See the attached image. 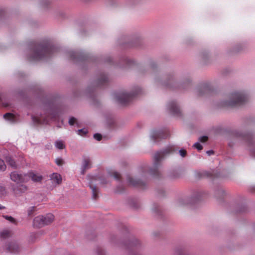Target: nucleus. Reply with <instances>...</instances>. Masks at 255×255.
<instances>
[{
  "instance_id": "nucleus-1",
  "label": "nucleus",
  "mask_w": 255,
  "mask_h": 255,
  "mask_svg": "<svg viewBox=\"0 0 255 255\" xmlns=\"http://www.w3.org/2000/svg\"><path fill=\"white\" fill-rule=\"evenodd\" d=\"M57 51V48L48 41L37 44L29 57L30 61H37L49 57Z\"/></svg>"
},
{
  "instance_id": "nucleus-2",
  "label": "nucleus",
  "mask_w": 255,
  "mask_h": 255,
  "mask_svg": "<svg viewBox=\"0 0 255 255\" xmlns=\"http://www.w3.org/2000/svg\"><path fill=\"white\" fill-rule=\"evenodd\" d=\"M178 153L182 158L185 157L187 154V151L185 149L179 150V148L175 145L168 146L160 151H157L154 154V159H161Z\"/></svg>"
},
{
  "instance_id": "nucleus-3",
  "label": "nucleus",
  "mask_w": 255,
  "mask_h": 255,
  "mask_svg": "<svg viewBox=\"0 0 255 255\" xmlns=\"http://www.w3.org/2000/svg\"><path fill=\"white\" fill-rule=\"evenodd\" d=\"M247 101V96L241 92H235L231 94L230 100L226 102L224 105L232 107H238L243 105Z\"/></svg>"
},
{
  "instance_id": "nucleus-4",
  "label": "nucleus",
  "mask_w": 255,
  "mask_h": 255,
  "mask_svg": "<svg viewBox=\"0 0 255 255\" xmlns=\"http://www.w3.org/2000/svg\"><path fill=\"white\" fill-rule=\"evenodd\" d=\"M141 90L139 88L132 93L128 94L125 92H121L118 93L115 96L116 100L120 104L123 105H127L136 96L140 94Z\"/></svg>"
},
{
  "instance_id": "nucleus-5",
  "label": "nucleus",
  "mask_w": 255,
  "mask_h": 255,
  "mask_svg": "<svg viewBox=\"0 0 255 255\" xmlns=\"http://www.w3.org/2000/svg\"><path fill=\"white\" fill-rule=\"evenodd\" d=\"M54 219V216L51 214H47L45 216H38L34 218L33 225L34 227L40 228L50 224Z\"/></svg>"
},
{
  "instance_id": "nucleus-6",
  "label": "nucleus",
  "mask_w": 255,
  "mask_h": 255,
  "mask_svg": "<svg viewBox=\"0 0 255 255\" xmlns=\"http://www.w3.org/2000/svg\"><path fill=\"white\" fill-rule=\"evenodd\" d=\"M160 161V160H155L153 168H149L145 166L141 167V169L143 172H148L149 174L155 179L161 178L162 177V174L157 168V166L159 164Z\"/></svg>"
},
{
  "instance_id": "nucleus-7",
  "label": "nucleus",
  "mask_w": 255,
  "mask_h": 255,
  "mask_svg": "<svg viewBox=\"0 0 255 255\" xmlns=\"http://www.w3.org/2000/svg\"><path fill=\"white\" fill-rule=\"evenodd\" d=\"M10 178L12 181L17 184L26 183L29 181L28 176L27 175V174L19 173L16 171L11 172Z\"/></svg>"
},
{
  "instance_id": "nucleus-8",
  "label": "nucleus",
  "mask_w": 255,
  "mask_h": 255,
  "mask_svg": "<svg viewBox=\"0 0 255 255\" xmlns=\"http://www.w3.org/2000/svg\"><path fill=\"white\" fill-rule=\"evenodd\" d=\"M169 136V131L166 129L152 131L151 137L155 141H158L161 139H165Z\"/></svg>"
},
{
  "instance_id": "nucleus-9",
  "label": "nucleus",
  "mask_w": 255,
  "mask_h": 255,
  "mask_svg": "<svg viewBox=\"0 0 255 255\" xmlns=\"http://www.w3.org/2000/svg\"><path fill=\"white\" fill-rule=\"evenodd\" d=\"M196 175L198 178L202 177H209L212 179H214L216 178L224 177V176L220 175L219 172L215 171H213L212 172L205 171L202 172H197Z\"/></svg>"
},
{
  "instance_id": "nucleus-10",
  "label": "nucleus",
  "mask_w": 255,
  "mask_h": 255,
  "mask_svg": "<svg viewBox=\"0 0 255 255\" xmlns=\"http://www.w3.org/2000/svg\"><path fill=\"white\" fill-rule=\"evenodd\" d=\"M168 109L172 115L176 117H180L182 116L180 109L175 102L172 101L169 103L168 104Z\"/></svg>"
},
{
  "instance_id": "nucleus-11",
  "label": "nucleus",
  "mask_w": 255,
  "mask_h": 255,
  "mask_svg": "<svg viewBox=\"0 0 255 255\" xmlns=\"http://www.w3.org/2000/svg\"><path fill=\"white\" fill-rule=\"evenodd\" d=\"M5 248L6 252L13 254L18 253L20 251L18 244L14 241L7 243Z\"/></svg>"
},
{
  "instance_id": "nucleus-12",
  "label": "nucleus",
  "mask_w": 255,
  "mask_h": 255,
  "mask_svg": "<svg viewBox=\"0 0 255 255\" xmlns=\"http://www.w3.org/2000/svg\"><path fill=\"white\" fill-rule=\"evenodd\" d=\"M128 181L130 184L140 189H144L147 186L146 183L139 179H135L128 177Z\"/></svg>"
},
{
  "instance_id": "nucleus-13",
  "label": "nucleus",
  "mask_w": 255,
  "mask_h": 255,
  "mask_svg": "<svg viewBox=\"0 0 255 255\" xmlns=\"http://www.w3.org/2000/svg\"><path fill=\"white\" fill-rule=\"evenodd\" d=\"M28 189L27 186L22 183L18 185H13L12 190L14 194L16 195H20L25 193Z\"/></svg>"
},
{
  "instance_id": "nucleus-14",
  "label": "nucleus",
  "mask_w": 255,
  "mask_h": 255,
  "mask_svg": "<svg viewBox=\"0 0 255 255\" xmlns=\"http://www.w3.org/2000/svg\"><path fill=\"white\" fill-rule=\"evenodd\" d=\"M50 118L51 119H53V120H55L56 115L52 114L50 115V116H48L47 118L43 119L41 117H37L34 116L32 117V121L34 123L37 124H48L49 122V119Z\"/></svg>"
},
{
  "instance_id": "nucleus-15",
  "label": "nucleus",
  "mask_w": 255,
  "mask_h": 255,
  "mask_svg": "<svg viewBox=\"0 0 255 255\" xmlns=\"http://www.w3.org/2000/svg\"><path fill=\"white\" fill-rule=\"evenodd\" d=\"M50 179L55 185H59L62 182V177L58 173H53L50 175Z\"/></svg>"
},
{
  "instance_id": "nucleus-16",
  "label": "nucleus",
  "mask_w": 255,
  "mask_h": 255,
  "mask_svg": "<svg viewBox=\"0 0 255 255\" xmlns=\"http://www.w3.org/2000/svg\"><path fill=\"white\" fill-rule=\"evenodd\" d=\"M27 175L28 176L29 180L31 179L34 182H40L43 179L42 175L33 172H29L27 174Z\"/></svg>"
},
{
  "instance_id": "nucleus-17",
  "label": "nucleus",
  "mask_w": 255,
  "mask_h": 255,
  "mask_svg": "<svg viewBox=\"0 0 255 255\" xmlns=\"http://www.w3.org/2000/svg\"><path fill=\"white\" fill-rule=\"evenodd\" d=\"M107 76L105 74H101L97 81V86L100 87L106 85L108 82Z\"/></svg>"
},
{
  "instance_id": "nucleus-18",
  "label": "nucleus",
  "mask_w": 255,
  "mask_h": 255,
  "mask_svg": "<svg viewBox=\"0 0 255 255\" xmlns=\"http://www.w3.org/2000/svg\"><path fill=\"white\" fill-rule=\"evenodd\" d=\"M7 164L8 166L13 169H17L20 168L22 164L20 160H6Z\"/></svg>"
},
{
  "instance_id": "nucleus-19",
  "label": "nucleus",
  "mask_w": 255,
  "mask_h": 255,
  "mask_svg": "<svg viewBox=\"0 0 255 255\" xmlns=\"http://www.w3.org/2000/svg\"><path fill=\"white\" fill-rule=\"evenodd\" d=\"M92 163L90 160H84L81 171L82 174H84L86 171L91 167Z\"/></svg>"
},
{
  "instance_id": "nucleus-20",
  "label": "nucleus",
  "mask_w": 255,
  "mask_h": 255,
  "mask_svg": "<svg viewBox=\"0 0 255 255\" xmlns=\"http://www.w3.org/2000/svg\"><path fill=\"white\" fill-rule=\"evenodd\" d=\"M12 232L8 230H4L0 232V238L6 239L12 235Z\"/></svg>"
},
{
  "instance_id": "nucleus-21",
  "label": "nucleus",
  "mask_w": 255,
  "mask_h": 255,
  "mask_svg": "<svg viewBox=\"0 0 255 255\" xmlns=\"http://www.w3.org/2000/svg\"><path fill=\"white\" fill-rule=\"evenodd\" d=\"M90 188L92 190V197L94 199H96L98 197V189L96 187V186L90 183L89 185Z\"/></svg>"
},
{
  "instance_id": "nucleus-22",
  "label": "nucleus",
  "mask_w": 255,
  "mask_h": 255,
  "mask_svg": "<svg viewBox=\"0 0 255 255\" xmlns=\"http://www.w3.org/2000/svg\"><path fill=\"white\" fill-rule=\"evenodd\" d=\"M244 139L249 143H252L253 140V135L251 133H248L243 136Z\"/></svg>"
},
{
  "instance_id": "nucleus-23",
  "label": "nucleus",
  "mask_w": 255,
  "mask_h": 255,
  "mask_svg": "<svg viewBox=\"0 0 255 255\" xmlns=\"http://www.w3.org/2000/svg\"><path fill=\"white\" fill-rule=\"evenodd\" d=\"M55 146L57 148L59 149H63L65 147L64 142L62 140L56 141L55 142Z\"/></svg>"
},
{
  "instance_id": "nucleus-24",
  "label": "nucleus",
  "mask_w": 255,
  "mask_h": 255,
  "mask_svg": "<svg viewBox=\"0 0 255 255\" xmlns=\"http://www.w3.org/2000/svg\"><path fill=\"white\" fill-rule=\"evenodd\" d=\"M3 117L4 119L9 120V121H12V122L14 121V119H15L14 116L12 114L10 113H7L3 115Z\"/></svg>"
},
{
  "instance_id": "nucleus-25",
  "label": "nucleus",
  "mask_w": 255,
  "mask_h": 255,
  "mask_svg": "<svg viewBox=\"0 0 255 255\" xmlns=\"http://www.w3.org/2000/svg\"><path fill=\"white\" fill-rule=\"evenodd\" d=\"M180 176V174L176 171H173L170 174V177L172 179H175L179 178Z\"/></svg>"
},
{
  "instance_id": "nucleus-26",
  "label": "nucleus",
  "mask_w": 255,
  "mask_h": 255,
  "mask_svg": "<svg viewBox=\"0 0 255 255\" xmlns=\"http://www.w3.org/2000/svg\"><path fill=\"white\" fill-rule=\"evenodd\" d=\"M215 194L217 197H221L224 195L225 191L222 188H219L216 191Z\"/></svg>"
},
{
  "instance_id": "nucleus-27",
  "label": "nucleus",
  "mask_w": 255,
  "mask_h": 255,
  "mask_svg": "<svg viewBox=\"0 0 255 255\" xmlns=\"http://www.w3.org/2000/svg\"><path fill=\"white\" fill-rule=\"evenodd\" d=\"M2 217H3V218H4L5 219L9 221L11 223H13L14 224H16V221H15V219H14L12 217L9 216H7V215H2Z\"/></svg>"
},
{
  "instance_id": "nucleus-28",
  "label": "nucleus",
  "mask_w": 255,
  "mask_h": 255,
  "mask_svg": "<svg viewBox=\"0 0 255 255\" xmlns=\"http://www.w3.org/2000/svg\"><path fill=\"white\" fill-rule=\"evenodd\" d=\"M35 206H32L29 207L27 209V215L29 217H31L32 216L33 213L35 211Z\"/></svg>"
},
{
  "instance_id": "nucleus-29",
  "label": "nucleus",
  "mask_w": 255,
  "mask_h": 255,
  "mask_svg": "<svg viewBox=\"0 0 255 255\" xmlns=\"http://www.w3.org/2000/svg\"><path fill=\"white\" fill-rule=\"evenodd\" d=\"M111 176H113L114 178V179L117 180H120L121 178V174L119 172L116 171L113 172L111 174Z\"/></svg>"
},
{
  "instance_id": "nucleus-30",
  "label": "nucleus",
  "mask_w": 255,
  "mask_h": 255,
  "mask_svg": "<svg viewBox=\"0 0 255 255\" xmlns=\"http://www.w3.org/2000/svg\"><path fill=\"white\" fill-rule=\"evenodd\" d=\"M6 191L5 188L4 186L0 185V197H2L5 196Z\"/></svg>"
},
{
  "instance_id": "nucleus-31",
  "label": "nucleus",
  "mask_w": 255,
  "mask_h": 255,
  "mask_svg": "<svg viewBox=\"0 0 255 255\" xmlns=\"http://www.w3.org/2000/svg\"><path fill=\"white\" fill-rule=\"evenodd\" d=\"M202 90L204 91V92L206 93L209 91V87L207 86H203V87H202L201 89L200 90H199V95L200 96H201L203 94L202 93V91H201Z\"/></svg>"
},
{
  "instance_id": "nucleus-32",
  "label": "nucleus",
  "mask_w": 255,
  "mask_h": 255,
  "mask_svg": "<svg viewBox=\"0 0 255 255\" xmlns=\"http://www.w3.org/2000/svg\"><path fill=\"white\" fill-rule=\"evenodd\" d=\"M6 165L4 162V160H0V170L4 171L6 169Z\"/></svg>"
},
{
  "instance_id": "nucleus-33",
  "label": "nucleus",
  "mask_w": 255,
  "mask_h": 255,
  "mask_svg": "<svg viewBox=\"0 0 255 255\" xmlns=\"http://www.w3.org/2000/svg\"><path fill=\"white\" fill-rule=\"evenodd\" d=\"M77 132H78V134H79L80 135H84L88 132V130L87 129L83 128V129H79L77 131Z\"/></svg>"
},
{
  "instance_id": "nucleus-34",
  "label": "nucleus",
  "mask_w": 255,
  "mask_h": 255,
  "mask_svg": "<svg viewBox=\"0 0 255 255\" xmlns=\"http://www.w3.org/2000/svg\"><path fill=\"white\" fill-rule=\"evenodd\" d=\"M94 138L98 141H100L102 139V135L100 133H97L94 135Z\"/></svg>"
},
{
  "instance_id": "nucleus-35",
  "label": "nucleus",
  "mask_w": 255,
  "mask_h": 255,
  "mask_svg": "<svg viewBox=\"0 0 255 255\" xmlns=\"http://www.w3.org/2000/svg\"><path fill=\"white\" fill-rule=\"evenodd\" d=\"M194 147L197 148L198 150H201L203 148L202 145L199 142L195 143L194 144Z\"/></svg>"
},
{
  "instance_id": "nucleus-36",
  "label": "nucleus",
  "mask_w": 255,
  "mask_h": 255,
  "mask_svg": "<svg viewBox=\"0 0 255 255\" xmlns=\"http://www.w3.org/2000/svg\"><path fill=\"white\" fill-rule=\"evenodd\" d=\"M208 137L207 136H202L199 138V141L202 142H205L207 141Z\"/></svg>"
},
{
  "instance_id": "nucleus-37",
  "label": "nucleus",
  "mask_w": 255,
  "mask_h": 255,
  "mask_svg": "<svg viewBox=\"0 0 255 255\" xmlns=\"http://www.w3.org/2000/svg\"><path fill=\"white\" fill-rule=\"evenodd\" d=\"M76 121V119L74 117H72L70 119L69 121V124L70 125L73 126L75 123Z\"/></svg>"
},
{
  "instance_id": "nucleus-38",
  "label": "nucleus",
  "mask_w": 255,
  "mask_h": 255,
  "mask_svg": "<svg viewBox=\"0 0 255 255\" xmlns=\"http://www.w3.org/2000/svg\"><path fill=\"white\" fill-rule=\"evenodd\" d=\"M77 53L75 52H72L70 54V57L72 59H77Z\"/></svg>"
},
{
  "instance_id": "nucleus-39",
  "label": "nucleus",
  "mask_w": 255,
  "mask_h": 255,
  "mask_svg": "<svg viewBox=\"0 0 255 255\" xmlns=\"http://www.w3.org/2000/svg\"><path fill=\"white\" fill-rule=\"evenodd\" d=\"M153 210L156 213L161 211V209L159 206H156L155 207L153 208Z\"/></svg>"
},
{
  "instance_id": "nucleus-40",
  "label": "nucleus",
  "mask_w": 255,
  "mask_h": 255,
  "mask_svg": "<svg viewBox=\"0 0 255 255\" xmlns=\"http://www.w3.org/2000/svg\"><path fill=\"white\" fill-rule=\"evenodd\" d=\"M56 163L58 166H61L64 163L63 160H56Z\"/></svg>"
},
{
  "instance_id": "nucleus-41",
  "label": "nucleus",
  "mask_w": 255,
  "mask_h": 255,
  "mask_svg": "<svg viewBox=\"0 0 255 255\" xmlns=\"http://www.w3.org/2000/svg\"><path fill=\"white\" fill-rule=\"evenodd\" d=\"M99 179H100V178ZM100 180H101V184H106L107 183V180L105 179H100Z\"/></svg>"
},
{
  "instance_id": "nucleus-42",
  "label": "nucleus",
  "mask_w": 255,
  "mask_h": 255,
  "mask_svg": "<svg viewBox=\"0 0 255 255\" xmlns=\"http://www.w3.org/2000/svg\"><path fill=\"white\" fill-rule=\"evenodd\" d=\"M120 188V187H118L117 189H116V192H118V193H121L123 191H124V188L123 187H121V190H119V188Z\"/></svg>"
},
{
  "instance_id": "nucleus-43",
  "label": "nucleus",
  "mask_w": 255,
  "mask_h": 255,
  "mask_svg": "<svg viewBox=\"0 0 255 255\" xmlns=\"http://www.w3.org/2000/svg\"><path fill=\"white\" fill-rule=\"evenodd\" d=\"M213 153H214V152L213 150H208L207 151V153L208 155H211V154H213Z\"/></svg>"
},
{
  "instance_id": "nucleus-44",
  "label": "nucleus",
  "mask_w": 255,
  "mask_h": 255,
  "mask_svg": "<svg viewBox=\"0 0 255 255\" xmlns=\"http://www.w3.org/2000/svg\"><path fill=\"white\" fill-rule=\"evenodd\" d=\"M5 209V207L2 206H1V205L0 204V209Z\"/></svg>"
},
{
  "instance_id": "nucleus-45",
  "label": "nucleus",
  "mask_w": 255,
  "mask_h": 255,
  "mask_svg": "<svg viewBox=\"0 0 255 255\" xmlns=\"http://www.w3.org/2000/svg\"><path fill=\"white\" fill-rule=\"evenodd\" d=\"M154 65L153 64H151L150 65V67L152 68H154Z\"/></svg>"
},
{
  "instance_id": "nucleus-46",
  "label": "nucleus",
  "mask_w": 255,
  "mask_h": 255,
  "mask_svg": "<svg viewBox=\"0 0 255 255\" xmlns=\"http://www.w3.org/2000/svg\"><path fill=\"white\" fill-rule=\"evenodd\" d=\"M133 245V242H131V243H130V246H132Z\"/></svg>"
}]
</instances>
